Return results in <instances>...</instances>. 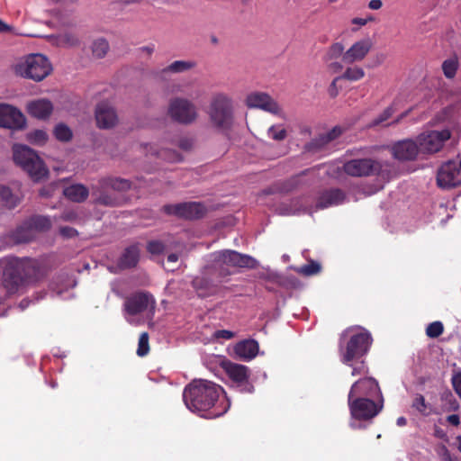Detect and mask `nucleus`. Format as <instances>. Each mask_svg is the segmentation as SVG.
Listing matches in <instances>:
<instances>
[{"instance_id":"nucleus-1","label":"nucleus","mask_w":461,"mask_h":461,"mask_svg":"<svg viewBox=\"0 0 461 461\" xmlns=\"http://www.w3.org/2000/svg\"><path fill=\"white\" fill-rule=\"evenodd\" d=\"M185 406L204 419H216L230 408L224 389L214 382L197 379L185 386L183 393Z\"/></svg>"},{"instance_id":"nucleus-2","label":"nucleus","mask_w":461,"mask_h":461,"mask_svg":"<svg viewBox=\"0 0 461 461\" xmlns=\"http://www.w3.org/2000/svg\"><path fill=\"white\" fill-rule=\"evenodd\" d=\"M372 343V336L366 329L359 326L347 329L339 342L341 362L348 364L354 359L362 358L369 351Z\"/></svg>"},{"instance_id":"nucleus-3","label":"nucleus","mask_w":461,"mask_h":461,"mask_svg":"<svg viewBox=\"0 0 461 461\" xmlns=\"http://www.w3.org/2000/svg\"><path fill=\"white\" fill-rule=\"evenodd\" d=\"M52 69V65L48 58L39 53L24 56L13 66L15 75L35 82L42 81L51 74Z\"/></svg>"},{"instance_id":"nucleus-4","label":"nucleus","mask_w":461,"mask_h":461,"mask_svg":"<svg viewBox=\"0 0 461 461\" xmlns=\"http://www.w3.org/2000/svg\"><path fill=\"white\" fill-rule=\"evenodd\" d=\"M13 153L14 162L25 170L34 182H39L48 176L47 167L31 148L15 144L13 147Z\"/></svg>"},{"instance_id":"nucleus-5","label":"nucleus","mask_w":461,"mask_h":461,"mask_svg":"<svg viewBox=\"0 0 461 461\" xmlns=\"http://www.w3.org/2000/svg\"><path fill=\"white\" fill-rule=\"evenodd\" d=\"M5 262L10 264L25 285H35L46 276L45 268L35 258L9 257Z\"/></svg>"},{"instance_id":"nucleus-6","label":"nucleus","mask_w":461,"mask_h":461,"mask_svg":"<svg viewBox=\"0 0 461 461\" xmlns=\"http://www.w3.org/2000/svg\"><path fill=\"white\" fill-rule=\"evenodd\" d=\"M214 262L218 271L221 276L231 275L233 272L230 268H256L257 260L245 254L239 253L235 250H221L215 253Z\"/></svg>"},{"instance_id":"nucleus-7","label":"nucleus","mask_w":461,"mask_h":461,"mask_svg":"<svg viewBox=\"0 0 461 461\" xmlns=\"http://www.w3.org/2000/svg\"><path fill=\"white\" fill-rule=\"evenodd\" d=\"M351 418L357 420H371L383 409L384 399L376 402L371 398H348Z\"/></svg>"},{"instance_id":"nucleus-8","label":"nucleus","mask_w":461,"mask_h":461,"mask_svg":"<svg viewBox=\"0 0 461 461\" xmlns=\"http://www.w3.org/2000/svg\"><path fill=\"white\" fill-rule=\"evenodd\" d=\"M220 366L229 379L240 388V392L250 393L254 391V386L249 381L250 370L248 366L231 362L229 359L221 361Z\"/></svg>"},{"instance_id":"nucleus-9","label":"nucleus","mask_w":461,"mask_h":461,"mask_svg":"<svg viewBox=\"0 0 461 461\" xmlns=\"http://www.w3.org/2000/svg\"><path fill=\"white\" fill-rule=\"evenodd\" d=\"M451 137L448 129L442 131H428L417 137L420 151L422 154H434L442 149L444 144Z\"/></svg>"},{"instance_id":"nucleus-10","label":"nucleus","mask_w":461,"mask_h":461,"mask_svg":"<svg viewBox=\"0 0 461 461\" xmlns=\"http://www.w3.org/2000/svg\"><path fill=\"white\" fill-rule=\"evenodd\" d=\"M383 165L373 158H355L343 164V171L350 176L366 177L379 175Z\"/></svg>"},{"instance_id":"nucleus-11","label":"nucleus","mask_w":461,"mask_h":461,"mask_svg":"<svg viewBox=\"0 0 461 461\" xmlns=\"http://www.w3.org/2000/svg\"><path fill=\"white\" fill-rule=\"evenodd\" d=\"M210 116L217 128L229 129L232 120L230 100L224 95L215 96L211 105Z\"/></svg>"},{"instance_id":"nucleus-12","label":"nucleus","mask_w":461,"mask_h":461,"mask_svg":"<svg viewBox=\"0 0 461 461\" xmlns=\"http://www.w3.org/2000/svg\"><path fill=\"white\" fill-rule=\"evenodd\" d=\"M348 398L383 399V395L378 382L367 376L359 378L351 385Z\"/></svg>"},{"instance_id":"nucleus-13","label":"nucleus","mask_w":461,"mask_h":461,"mask_svg":"<svg viewBox=\"0 0 461 461\" xmlns=\"http://www.w3.org/2000/svg\"><path fill=\"white\" fill-rule=\"evenodd\" d=\"M168 114L174 121L183 124L191 123L196 118L194 105L184 98L171 100L168 106Z\"/></svg>"},{"instance_id":"nucleus-14","label":"nucleus","mask_w":461,"mask_h":461,"mask_svg":"<svg viewBox=\"0 0 461 461\" xmlns=\"http://www.w3.org/2000/svg\"><path fill=\"white\" fill-rule=\"evenodd\" d=\"M131 183L122 178H116V177H106L103 178L99 181V186L93 187V193L95 194V192L102 193L104 191H107L108 189H113L116 191H126L130 189ZM96 203L100 204H104L106 206H113L117 204V202L114 199H112L106 194H102L98 196L96 199Z\"/></svg>"},{"instance_id":"nucleus-15","label":"nucleus","mask_w":461,"mask_h":461,"mask_svg":"<svg viewBox=\"0 0 461 461\" xmlns=\"http://www.w3.org/2000/svg\"><path fill=\"white\" fill-rule=\"evenodd\" d=\"M163 211L167 214L176 215L187 220H194L204 215L205 207L200 203L189 202L165 205Z\"/></svg>"},{"instance_id":"nucleus-16","label":"nucleus","mask_w":461,"mask_h":461,"mask_svg":"<svg viewBox=\"0 0 461 461\" xmlns=\"http://www.w3.org/2000/svg\"><path fill=\"white\" fill-rule=\"evenodd\" d=\"M437 182L440 187L451 188L461 185V171L454 161H447L438 172Z\"/></svg>"},{"instance_id":"nucleus-17","label":"nucleus","mask_w":461,"mask_h":461,"mask_svg":"<svg viewBox=\"0 0 461 461\" xmlns=\"http://www.w3.org/2000/svg\"><path fill=\"white\" fill-rule=\"evenodd\" d=\"M26 124L24 115L15 107L0 104V127L20 130Z\"/></svg>"},{"instance_id":"nucleus-18","label":"nucleus","mask_w":461,"mask_h":461,"mask_svg":"<svg viewBox=\"0 0 461 461\" xmlns=\"http://www.w3.org/2000/svg\"><path fill=\"white\" fill-rule=\"evenodd\" d=\"M391 152L395 159L401 161H411L417 158L420 148L417 140H403L393 143L391 147Z\"/></svg>"},{"instance_id":"nucleus-19","label":"nucleus","mask_w":461,"mask_h":461,"mask_svg":"<svg viewBox=\"0 0 461 461\" xmlns=\"http://www.w3.org/2000/svg\"><path fill=\"white\" fill-rule=\"evenodd\" d=\"M246 104L251 108H260L274 114H279L281 109L278 104L267 94L255 92L246 98Z\"/></svg>"},{"instance_id":"nucleus-20","label":"nucleus","mask_w":461,"mask_h":461,"mask_svg":"<svg viewBox=\"0 0 461 461\" xmlns=\"http://www.w3.org/2000/svg\"><path fill=\"white\" fill-rule=\"evenodd\" d=\"M153 302L152 297L148 293L139 292L127 297L123 307L129 315H137L146 311L149 303Z\"/></svg>"},{"instance_id":"nucleus-21","label":"nucleus","mask_w":461,"mask_h":461,"mask_svg":"<svg viewBox=\"0 0 461 461\" xmlns=\"http://www.w3.org/2000/svg\"><path fill=\"white\" fill-rule=\"evenodd\" d=\"M373 47L370 39H364L356 41L343 55V61L347 64H353L357 61H362L369 53Z\"/></svg>"},{"instance_id":"nucleus-22","label":"nucleus","mask_w":461,"mask_h":461,"mask_svg":"<svg viewBox=\"0 0 461 461\" xmlns=\"http://www.w3.org/2000/svg\"><path fill=\"white\" fill-rule=\"evenodd\" d=\"M346 199L345 193L339 188H331L321 192L317 199L316 207L325 209L342 203Z\"/></svg>"},{"instance_id":"nucleus-23","label":"nucleus","mask_w":461,"mask_h":461,"mask_svg":"<svg viewBox=\"0 0 461 461\" xmlns=\"http://www.w3.org/2000/svg\"><path fill=\"white\" fill-rule=\"evenodd\" d=\"M96 123L99 128L108 129L117 122V114L108 104H99L95 110Z\"/></svg>"},{"instance_id":"nucleus-24","label":"nucleus","mask_w":461,"mask_h":461,"mask_svg":"<svg viewBox=\"0 0 461 461\" xmlns=\"http://www.w3.org/2000/svg\"><path fill=\"white\" fill-rule=\"evenodd\" d=\"M52 111L53 104L46 98L33 100L27 104L28 113L38 119H47Z\"/></svg>"},{"instance_id":"nucleus-25","label":"nucleus","mask_w":461,"mask_h":461,"mask_svg":"<svg viewBox=\"0 0 461 461\" xmlns=\"http://www.w3.org/2000/svg\"><path fill=\"white\" fill-rule=\"evenodd\" d=\"M3 285L9 295L16 294L21 287L25 286L24 283L20 279L15 271L12 269L8 262H5Z\"/></svg>"},{"instance_id":"nucleus-26","label":"nucleus","mask_w":461,"mask_h":461,"mask_svg":"<svg viewBox=\"0 0 461 461\" xmlns=\"http://www.w3.org/2000/svg\"><path fill=\"white\" fill-rule=\"evenodd\" d=\"M258 343L254 339H245L238 342L234 347L236 356L243 360H251L258 353Z\"/></svg>"},{"instance_id":"nucleus-27","label":"nucleus","mask_w":461,"mask_h":461,"mask_svg":"<svg viewBox=\"0 0 461 461\" xmlns=\"http://www.w3.org/2000/svg\"><path fill=\"white\" fill-rule=\"evenodd\" d=\"M63 194L72 202L82 203L88 197L89 191L84 185L76 184L66 187L63 190Z\"/></svg>"},{"instance_id":"nucleus-28","label":"nucleus","mask_w":461,"mask_h":461,"mask_svg":"<svg viewBox=\"0 0 461 461\" xmlns=\"http://www.w3.org/2000/svg\"><path fill=\"white\" fill-rule=\"evenodd\" d=\"M140 258V249L133 245L127 248L120 259V266L125 268H131L137 265Z\"/></svg>"},{"instance_id":"nucleus-29","label":"nucleus","mask_w":461,"mask_h":461,"mask_svg":"<svg viewBox=\"0 0 461 461\" xmlns=\"http://www.w3.org/2000/svg\"><path fill=\"white\" fill-rule=\"evenodd\" d=\"M33 238L34 231L29 224L17 228L12 234L13 240L17 244L30 242Z\"/></svg>"},{"instance_id":"nucleus-30","label":"nucleus","mask_w":461,"mask_h":461,"mask_svg":"<svg viewBox=\"0 0 461 461\" xmlns=\"http://www.w3.org/2000/svg\"><path fill=\"white\" fill-rule=\"evenodd\" d=\"M458 68H459V61H458L457 56H456V55L444 60L442 63L443 74L448 79H452L455 77Z\"/></svg>"},{"instance_id":"nucleus-31","label":"nucleus","mask_w":461,"mask_h":461,"mask_svg":"<svg viewBox=\"0 0 461 461\" xmlns=\"http://www.w3.org/2000/svg\"><path fill=\"white\" fill-rule=\"evenodd\" d=\"M346 365L351 367L352 376L367 377V375L369 374V368L366 365V362L362 358L354 359L352 362H349Z\"/></svg>"},{"instance_id":"nucleus-32","label":"nucleus","mask_w":461,"mask_h":461,"mask_svg":"<svg viewBox=\"0 0 461 461\" xmlns=\"http://www.w3.org/2000/svg\"><path fill=\"white\" fill-rule=\"evenodd\" d=\"M30 227L35 230H47L51 227V221L50 218L45 216H35L29 221Z\"/></svg>"},{"instance_id":"nucleus-33","label":"nucleus","mask_w":461,"mask_h":461,"mask_svg":"<svg viewBox=\"0 0 461 461\" xmlns=\"http://www.w3.org/2000/svg\"><path fill=\"white\" fill-rule=\"evenodd\" d=\"M195 63L193 61L176 60L171 63L164 71L180 73L193 68Z\"/></svg>"},{"instance_id":"nucleus-34","label":"nucleus","mask_w":461,"mask_h":461,"mask_svg":"<svg viewBox=\"0 0 461 461\" xmlns=\"http://www.w3.org/2000/svg\"><path fill=\"white\" fill-rule=\"evenodd\" d=\"M365 77V71L362 68L354 66L348 67L341 76V78L349 81H357Z\"/></svg>"},{"instance_id":"nucleus-35","label":"nucleus","mask_w":461,"mask_h":461,"mask_svg":"<svg viewBox=\"0 0 461 461\" xmlns=\"http://www.w3.org/2000/svg\"><path fill=\"white\" fill-rule=\"evenodd\" d=\"M344 50L345 48L342 43L335 42L331 44L327 50L325 60L330 61L332 59H337L340 57L343 58V55L345 53Z\"/></svg>"},{"instance_id":"nucleus-36","label":"nucleus","mask_w":461,"mask_h":461,"mask_svg":"<svg viewBox=\"0 0 461 461\" xmlns=\"http://www.w3.org/2000/svg\"><path fill=\"white\" fill-rule=\"evenodd\" d=\"M27 140L34 145H43L48 140V134L42 130H35L28 133Z\"/></svg>"},{"instance_id":"nucleus-37","label":"nucleus","mask_w":461,"mask_h":461,"mask_svg":"<svg viewBox=\"0 0 461 461\" xmlns=\"http://www.w3.org/2000/svg\"><path fill=\"white\" fill-rule=\"evenodd\" d=\"M108 49H109V44L105 40H104V39L97 40L93 43V47H92L93 55L99 59L103 58L107 53Z\"/></svg>"},{"instance_id":"nucleus-38","label":"nucleus","mask_w":461,"mask_h":461,"mask_svg":"<svg viewBox=\"0 0 461 461\" xmlns=\"http://www.w3.org/2000/svg\"><path fill=\"white\" fill-rule=\"evenodd\" d=\"M444 331L443 323L439 321L429 323L426 328V335L430 339L438 338Z\"/></svg>"},{"instance_id":"nucleus-39","label":"nucleus","mask_w":461,"mask_h":461,"mask_svg":"<svg viewBox=\"0 0 461 461\" xmlns=\"http://www.w3.org/2000/svg\"><path fill=\"white\" fill-rule=\"evenodd\" d=\"M158 158H162L167 162H178L182 160L181 156L175 150L168 149H162L155 154Z\"/></svg>"},{"instance_id":"nucleus-40","label":"nucleus","mask_w":461,"mask_h":461,"mask_svg":"<svg viewBox=\"0 0 461 461\" xmlns=\"http://www.w3.org/2000/svg\"><path fill=\"white\" fill-rule=\"evenodd\" d=\"M54 135L59 140L68 141L72 138V131L67 125L60 123L55 127Z\"/></svg>"},{"instance_id":"nucleus-41","label":"nucleus","mask_w":461,"mask_h":461,"mask_svg":"<svg viewBox=\"0 0 461 461\" xmlns=\"http://www.w3.org/2000/svg\"><path fill=\"white\" fill-rule=\"evenodd\" d=\"M268 137L275 140H284L287 132L286 130L282 125H273L267 131Z\"/></svg>"},{"instance_id":"nucleus-42","label":"nucleus","mask_w":461,"mask_h":461,"mask_svg":"<svg viewBox=\"0 0 461 461\" xmlns=\"http://www.w3.org/2000/svg\"><path fill=\"white\" fill-rule=\"evenodd\" d=\"M149 351V334L143 332L140 334L138 343L137 355L140 357L146 356Z\"/></svg>"},{"instance_id":"nucleus-43","label":"nucleus","mask_w":461,"mask_h":461,"mask_svg":"<svg viewBox=\"0 0 461 461\" xmlns=\"http://www.w3.org/2000/svg\"><path fill=\"white\" fill-rule=\"evenodd\" d=\"M412 408H414L417 411H419L422 415H428V404L425 401V398L421 394H417L411 404Z\"/></svg>"},{"instance_id":"nucleus-44","label":"nucleus","mask_w":461,"mask_h":461,"mask_svg":"<svg viewBox=\"0 0 461 461\" xmlns=\"http://www.w3.org/2000/svg\"><path fill=\"white\" fill-rule=\"evenodd\" d=\"M446 403L442 405V411L446 412L450 411H457L460 408L459 402L452 395V393H448V395L445 398Z\"/></svg>"},{"instance_id":"nucleus-45","label":"nucleus","mask_w":461,"mask_h":461,"mask_svg":"<svg viewBox=\"0 0 461 461\" xmlns=\"http://www.w3.org/2000/svg\"><path fill=\"white\" fill-rule=\"evenodd\" d=\"M321 271V265L318 262L311 261L301 267L299 272L304 276H312Z\"/></svg>"},{"instance_id":"nucleus-46","label":"nucleus","mask_w":461,"mask_h":461,"mask_svg":"<svg viewBox=\"0 0 461 461\" xmlns=\"http://www.w3.org/2000/svg\"><path fill=\"white\" fill-rule=\"evenodd\" d=\"M59 42L64 47H73L77 45L78 40L74 34L66 32L59 35Z\"/></svg>"},{"instance_id":"nucleus-47","label":"nucleus","mask_w":461,"mask_h":461,"mask_svg":"<svg viewBox=\"0 0 461 461\" xmlns=\"http://www.w3.org/2000/svg\"><path fill=\"white\" fill-rule=\"evenodd\" d=\"M165 245L158 240H151L147 245V250L152 255H159L163 253Z\"/></svg>"},{"instance_id":"nucleus-48","label":"nucleus","mask_w":461,"mask_h":461,"mask_svg":"<svg viewBox=\"0 0 461 461\" xmlns=\"http://www.w3.org/2000/svg\"><path fill=\"white\" fill-rule=\"evenodd\" d=\"M436 452L442 461H454L450 451L445 445H438L436 447Z\"/></svg>"},{"instance_id":"nucleus-49","label":"nucleus","mask_w":461,"mask_h":461,"mask_svg":"<svg viewBox=\"0 0 461 461\" xmlns=\"http://www.w3.org/2000/svg\"><path fill=\"white\" fill-rule=\"evenodd\" d=\"M0 197L10 206H14L15 203H13V194L9 187L0 185Z\"/></svg>"},{"instance_id":"nucleus-50","label":"nucleus","mask_w":461,"mask_h":461,"mask_svg":"<svg viewBox=\"0 0 461 461\" xmlns=\"http://www.w3.org/2000/svg\"><path fill=\"white\" fill-rule=\"evenodd\" d=\"M452 386L456 393L461 399V371L456 372L451 378Z\"/></svg>"},{"instance_id":"nucleus-51","label":"nucleus","mask_w":461,"mask_h":461,"mask_svg":"<svg viewBox=\"0 0 461 461\" xmlns=\"http://www.w3.org/2000/svg\"><path fill=\"white\" fill-rule=\"evenodd\" d=\"M392 114H393V109L392 108L389 107V108L385 109L383 112V113L373 122L372 125H378L379 123H381V122L386 121L387 119H389L392 116Z\"/></svg>"},{"instance_id":"nucleus-52","label":"nucleus","mask_w":461,"mask_h":461,"mask_svg":"<svg viewBox=\"0 0 461 461\" xmlns=\"http://www.w3.org/2000/svg\"><path fill=\"white\" fill-rule=\"evenodd\" d=\"M59 233L64 238H72L77 235V230L71 227H61Z\"/></svg>"},{"instance_id":"nucleus-53","label":"nucleus","mask_w":461,"mask_h":461,"mask_svg":"<svg viewBox=\"0 0 461 461\" xmlns=\"http://www.w3.org/2000/svg\"><path fill=\"white\" fill-rule=\"evenodd\" d=\"M57 186V184L52 183L50 185L41 188L40 191V195L42 197L51 196Z\"/></svg>"},{"instance_id":"nucleus-54","label":"nucleus","mask_w":461,"mask_h":461,"mask_svg":"<svg viewBox=\"0 0 461 461\" xmlns=\"http://www.w3.org/2000/svg\"><path fill=\"white\" fill-rule=\"evenodd\" d=\"M215 337L217 339H230L234 337V333L230 330H221L215 332Z\"/></svg>"},{"instance_id":"nucleus-55","label":"nucleus","mask_w":461,"mask_h":461,"mask_svg":"<svg viewBox=\"0 0 461 461\" xmlns=\"http://www.w3.org/2000/svg\"><path fill=\"white\" fill-rule=\"evenodd\" d=\"M77 218V214L74 211L64 212L60 216V219L66 221H74Z\"/></svg>"},{"instance_id":"nucleus-56","label":"nucleus","mask_w":461,"mask_h":461,"mask_svg":"<svg viewBox=\"0 0 461 461\" xmlns=\"http://www.w3.org/2000/svg\"><path fill=\"white\" fill-rule=\"evenodd\" d=\"M446 420L448 424H450L454 427H458L460 425V417L458 414L448 415L446 418Z\"/></svg>"},{"instance_id":"nucleus-57","label":"nucleus","mask_w":461,"mask_h":461,"mask_svg":"<svg viewBox=\"0 0 461 461\" xmlns=\"http://www.w3.org/2000/svg\"><path fill=\"white\" fill-rule=\"evenodd\" d=\"M340 133H341V131L339 128H334L331 131L327 133V135L324 138L325 139L324 141L325 142L330 141V140H334L336 137H338Z\"/></svg>"},{"instance_id":"nucleus-58","label":"nucleus","mask_w":461,"mask_h":461,"mask_svg":"<svg viewBox=\"0 0 461 461\" xmlns=\"http://www.w3.org/2000/svg\"><path fill=\"white\" fill-rule=\"evenodd\" d=\"M340 78H341V77H338L334 78V79H333V81L331 82L330 86L329 92H330V95L332 97H335V96H337V95H338L337 82H338V80H339Z\"/></svg>"},{"instance_id":"nucleus-59","label":"nucleus","mask_w":461,"mask_h":461,"mask_svg":"<svg viewBox=\"0 0 461 461\" xmlns=\"http://www.w3.org/2000/svg\"><path fill=\"white\" fill-rule=\"evenodd\" d=\"M179 147L184 150H188L193 147V141L189 139H184L179 141Z\"/></svg>"},{"instance_id":"nucleus-60","label":"nucleus","mask_w":461,"mask_h":461,"mask_svg":"<svg viewBox=\"0 0 461 461\" xmlns=\"http://www.w3.org/2000/svg\"><path fill=\"white\" fill-rule=\"evenodd\" d=\"M342 68H343V67L339 62H332L329 65V69L332 73H338V72L341 71Z\"/></svg>"},{"instance_id":"nucleus-61","label":"nucleus","mask_w":461,"mask_h":461,"mask_svg":"<svg viewBox=\"0 0 461 461\" xmlns=\"http://www.w3.org/2000/svg\"><path fill=\"white\" fill-rule=\"evenodd\" d=\"M382 5L383 4L381 0H371L368 4V7L372 10H378Z\"/></svg>"},{"instance_id":"nucleus-62","label":"nucleus","mask_w":461,"mask_h":461,"mask_svg":"<svg viewBox=\"0 0 461 461\" xmlns=\"http://www.w3.org/2000/svg\"><path fill=\"white\" fill-rule=\"evenodd\" d=\"M372 17L368 18V19H364V18H354L352 20V23L353 24H357V25H360V26H364L366 25L369 21H372Z\"/></svg>"},{"instance_id":"nucleus-63","label":"nucleus","mask_w":461,"mask_h":461,"mask_svg":"<svg viewBox=\"0 0 461 461\" xmlns=\"http://www.w3.org/2000/svg\"><path fill=\"white\" fill-rule=\"evenodd\" d=\"M396 424L400 427L405 426L407 424V420L404 417H399L396 420Z\"/></svg>"},{"instance_id":"nucleus-64","label":"nucleus","mask_w":461,"mask_h":461,"mask_svg":"<svg viewBox=\"0 0 461 461\" xmlns=\"http://www.w3.org/2000/svg\"><path fill=\"white\" fill-rule=\"evenodd\" d=\"M178 260V257L176 254H170L167 256V261L169 262H176Z\"/></svg>"}]
</instances>
